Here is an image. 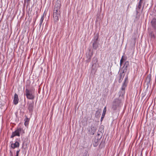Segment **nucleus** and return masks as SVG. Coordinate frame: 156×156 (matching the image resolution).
<instances>
[{
  "label": "nucleus",
  "mask_w": 156,
  "mask_h": 156,
  "mask_svg": "<svg viewBox=\"0 0 156 156\" xmlns=\"http://www.w3.org/2000/svg\"><path fill=\"white\" fill-rule=\"evenodd\" d=\"M92 55V53H91L90 54H88L87 55V58L89 59H91Z\"/></svg>",
  "instance_id": "obj_16"
},
{
  "label": "nucleus",
  "mask_w": 156,
  "mask_h": 156,
  "mask_svg": "<svg viewBox=\"0 0 156 156\" xmlns=\"http://www.w3.org/2000/svg\"><path fill=\"white\" fill-rule=\"evenodd\" d=\"M61 5L60 2L59 0H57L55 4L54 9H60Z\"/></svg>",
  "instance_id": "obj_8"
},
{
  "label": "nucleus",
  "mask_w": 156,
  "mask_h": 156,
  "mask_svg": "<svg viewBox=\"0 0 156 156\" xmlns=\"http://www.w3.org/2000/svg\"><path fill=\"white\" fill-rule=\"evenodd\" d=\"M143 0H140V1H139V2H142V1Z\"/></svg>",
  "instance_id": "obj_25"
},
{
  "label": "nucleus",
  "mask_w": 156,
  "mask_h": 156,
  "mask_svg": "<svg viewBox=\"0 0 156 156\" xmlns=\"http://www.w3.org/2000/svg\"><path fill=\"white\" fill-rule=\"evenodd\" d=\"M96 129L94 126H91L90 129L89 131L90 133L92 135H94Z\"/></svg>",
  "instance_id": "obj_9"
},
{
  "label": "nucleus",
  "mask_w": 156,
  "mask_h": 156,
  "mask_svg": "<svg viewBox=\"0 0 156 156\" xmlns=\"http://www.w3.org/2000/svg\"><path fill=\"white\" fill-rule=\"evenodd\" d=\"M122 103L121 101L119 99H115L113 101L112 106V109L114 110H116L117 108Z\"/></svg>",
  "instance_id": "obj_3"
},
{
  "label": "nucleus",
  "mask_w": 156,
  "mask_h": 156,
  "mask_svg": "<svg viewBox=\"0 0 156 156\" xmlns=\"http://www.w3.org/2000/svg\"><path fill=\"white\" fill-rule=\"evenodd\" d=\"M146 80L147 82L150 83L151 81V76H148L146 78Z\"/></svg>",
  "instance_id": "obj_17"
},
{
  "label": "nucleus",
  "mask_w": 156,
  "mask_h": 156,
  "mask_svg": "<svg viewBox=\"0 0 156 156\" xmlns=\"http://www.w3.org/2000/svg\"><path fill=\"white\" fill-rule=\"evenodd\" d=\"M142 2H139L138 4L137 8L139 9H140L141 7Z\"/></svg>",
  "instance_id": "obj_18"
},
{
  "label": "nucleus",
  "mask_w": 156,
  "mask_h": 156,
  "mask_svg": "<svg viewBox=\"0 0 156 156\" xmlns=\"http://www.w3.org/2000/svg\"><path fill=\"white\" fill-rule=\"evenodd\" d=\"M129 65V62L128 61H126L125 62L124 66V67L126 69H127V68L128 66Z\"/></svg>",
  "instance_id": "obj_14"
},
{
  "label": "nucleus",
  "mask_w": 156,
  "mask_h": 156,
  "mask_svg": "<svg viewBox=\"0 0 156 156\" xmlns=\"http://www.w3.org/2000/svg\"><path fill=\"white\" fill-rule=\"evenodd\" d=\"M30 0H27V2H29L30 1Z\"/></svg>",
  "instance_id": "obj_26"
},
{
  "label": "nucleus",
  "mask_w": 156,
  "mask_h": 156,
  "mask_svg": "<svg viewBox=\"0 0 156 156\" xmlns=\"http://www.w3.org/2000/svg\"><path fill=\"white\" fill-rule=\"evenodd\" d=\"M126 84L125 83H124L123 84V85L122 86V90H124L125 89V87H126Z\"/></svg>",
  "instance_id": "obj_19"
},
{
  "label": "nucleus",
  "mask_w": 156,
  "mask_h": 156,
  "mask_svg": "<svg viewBox=\"0 0 156 156\" xmlns=\"http://www.w3.org/2000/svg\"><path fill=\"white\" fill-rule=\"evenodd\" d=\"M25 92L26 95L28 99L33 100L34 99V95L33 89L29 90L28 89L26 88Z\"/></svg>",
  "instance_id": "obj_2"
},
{
  "label": "nucleus",
  "mask_w": 156,
  "mask_h": 156,
  "mask_svg": "<svg viewBox=\"0 0 156 156\" xmlns=\"http://www.w3.org/2000/svg\"><path fill=\"white\" fill-rule=\"evenodd\" d=\"M106 107L105 106L104 107L103 110V113L101 119V121H102L103 119V118H104L106 114Z\"/></svg>",
  "instance_id": "obj_10"
},
{
  "label": "nucleus",
  "mask_w": 156,
  "mask_h": 156,
  "mask_svg": "<svg viewBox=\"0 0 156 156\" xmlns=\"http://www.w3.org/2000/svg\"><path fill=\"white\" fill-rule=\"evenodd\" d=\"M44 16H42L41 17V19H40V24L41 25L42 23V22H43V21L44 20Z\"/></svg>",
  "instance_id": "obj_20"
},
{
  "label": "nucleus",
  "mask_w": 156,
  "mask_h": 156,
  "mask_svg": "<svg viewBox=\"0 0 156 156\" xmlns=\"http://www.w3.org/2000/svg\"><path fill=\"white\" fill-rule=\"evenodd\" d=\"M98 144L96 143V142H95V143L94 142L93 144L94 146V147L97 146L98 145Z\"/></svg>",
  "instance_id": "obj_22"
},
{
  "label": "nucleus",
  "mask_w": 156,
  "mask_h": 156,
  "mask_svg": "<svg viewBox=\"0 0 156 156\" xmlns=\"http://www.w3.org/2000/svg\"><path fill=\"white\" fill-rule=\"evenodd\" d=\"M98 36L96 35L94 37V39L92 40V41H93V43L92 44L93 47V49H96L98 47Z\"/></svg>",
  "instance_id": "obj_5"
},
{
  "label": "nucleus",
  "mask_w": 156,
  "mask_h": 156,
  "mask_svg": "<svg viewBox=\"0 0 156 156\" xmlns=\"http://www.w3.org/2000/svg\"><path fill=\"white\" fill-rule=\"evenodd\" d=\"M123 56H122V57L121 59V60H120V65L121 66L122 65V64L123 62V61L126 60V58H123Z\"/></svg>",
  "instance_id": "obj_15"
},
{
  "label": "nucleus",
  "mask_w": 156,
  "mask_h": 156,
  "mask_svg": "<svg viewBox=\"0 0 156 156\" xmlns=\"http://www.w3.org/2000/svg\"><path fill=\"white\" fill-rule=\"evenodd\" d=\"M152 27L154 30L149 32V35L151 37L155 38L156 37V16L154 17L151 22Z\"/></svg>",
  "instance_id": "obj_1"
},
{
  "label": "nucleus",
  "mask_w": 156,
  "mask_h": 156,
  "mask_svg": "<svg viewBox=\"0 0 156 156\" xmlns=\"http://www.w3.org/2000/svg\"><path fill=\"white\" fill-rule=\"evenodd\" d=\"M25 121L24 125L26 126H27L28 125L29 119L26 117L24 120Z\"/></svg>",
  "instance_id": "obj_13"
},
{
  "label": "nucleus",
  "mask_w": 156,
  "mask_h": 156,
  "mask_svg": "<svg viewBox=\"0 0 156 156\" xmlns=\"http://www.w3.org/2000/svg\"><path fill=\"white\" fill-rule=\"evenodd\" d=\"M19 151H17L16 152V156H18L19 153Z\"/></svg>",
  "instance_id": "obj_23"
},
{
  "label": "nucleus",
  "mask_w": 156,
  "mask_h": 156,
  "mask_svg": "<svg viewBox=\"0 0 156 156\" xmlns=\"http://www.w3.org/2000/svg\"><path fill=\"white\" fill-rule=\"evenodd\" d=\"M21 131V129L20 128L16 130L15 131L12 133L11 137H13L15 136H20V133Z\"/></svg>",
  "instance_id": "obj_6"
},
{
  "label": "nucleus",
  "mask_w": 156,
  "mask_h": 156,
  "mask_svg": "<svg viewBox=\"0 0 156 156\" xmlns=\"http://www.w3.org/2000/svg\"><path fill=\"white\" fill-rule=\"evenodd\" d=\"M19 99L18 95L15 94L13 101V103L15 105H16L18 104L19 102Z\"/></svg>",
  "instance_id": "obj_7"
},
{
  "label": "nucleus",
  "mask_w": 156,
  "mask_h": 156,
  "mask_svg": "<svg viewBox=\"0 0 156 156\" xmlns=\"http://www.w3.org/2000/svg\"><path fill=\"white\" fill-rule=\"evenodd\" d=\"M29 85H26V87H27Z\"/></svg>",
  "instance_id": "obj_27"
},
{
  "label": "nucleus",
  "mask_w": 156,
  "mask_h": 156,
  "mask_svg": "<svg viewBox=\"0 0 156 156\" xmlns=\"http://www.w3.org/2000/svg\"><path fill=\"white\" fill-rule=\"evenodd\" d=\"M100 113V111H99V110L97 111L96 112V114L95 115V116H98V115H99V114Z\"/></svg>",
  "instance_id": "obj_21"
},
{
  "label": "nucleus",
  "mask_w": 156,
  "mask_h": 156,
  "mask_svg": "<svg viewBox=\"0 0 156 156\" xmlns=\"http://www.w3.org/2000/svg\"><path fill=\"white\" fill-rule=\"evenodd\" d=\"M60 14V9H54L53 16L55 21H57Z\"/></svg>",
  "instance_id": "obj_4"
},
{
  "label": "nucleus",
  "mask_w": 156,
  "mask_h": 156,
  "mask_svg": "<svg viewBox=\"0 0 156 156\" xmlns=\"http://www.w3.org/2000/svg\"><path fill=\"white\" fill-rule=\"evenodd\" d=\"M19 144L18 142H16L14 144H12L11 147L13 148H14L17 147H19Z\"/></svg>",
  "instance_id": "obj_11"
},
{
  "label": "nucleus",
  "mask_w": 156,
  "mask_h": 156,
  "mask_svg": "<svg viewBox=\"0 0 156 156\" xmlns=\"http://www.w3.org/2000/svg\"><path fill=\"white\" fill-rule=\"evenodd\" d=\"M34 106V104L32 103H30L28 105V109L30 112L32 111L33 108Z\"/></svg>",
  "instance_id": "obj_12"
},
{
  "label": "nucleus",
  "mask_w": 156,
  "mask_h": 156,
  "mask_svg": "<svg viewBox=\"0 0 156 156\" xmlns=\"http://www.w3.org/2000/svg\"><path fill=\"white\" fill-rule=\"evenodd\" d=\"M127 79V77H126V78H125V82H124V83H125L126 81V80Z\"/></svg>",
  "instance_id": "obj_24"
}]
</instances>
